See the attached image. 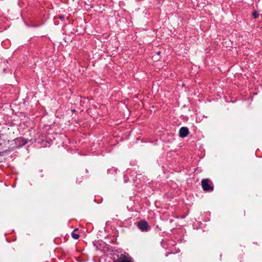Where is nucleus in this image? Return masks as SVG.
Wrapping results in <instances>:
<instances>
[{"label":"nucleus","instance_id":"nucleus-1","mask_svg":"<svg viewBox=\"0 0 262 262\" xmlns=\"http://www.w3.org/2000/svg\"><path fill=\"white\" fill-rule=\"evenodd\" d=\"M211 181L208 179H203L201 181L202 187L203 190L205 191H212L213 190V187L211 186L210 183Z\"/></svg>","mask_w":262,"mask_h":262},{"label":"nucleus","instance_id":"nucleus-2","mask_svg":"<svg viewBox=\"0 0 262 262\" xmlns=\"http://www.w3.org/2000/svg\"><path fill=\"white\" fill-rule=\"evenodd\" d=\"M137 227L142 231H147L149 228L148 223L145 221H141L138 222Z\"/></svg>","mask_w":262,"mask_h":262},{"label":"nucleus","instance_id":"nucleus-3","mask_svg":"<svg viewBox=\"0 0 262 262\" xmlns=\"http://www.w3.org/2000/svg\"><path fill=\"white\" fill-rule=\"evenodd\" d=\"M189 134V130L188 128L185 127H182L180 129L179 136L181 138H184L186 137Z\"/></svg>","mask_w":262,"mask_h":262},{"label":"nucleus","instance_id":"nucleus-4","mask_svg":"<svg viewBox=\"0 0 262 262\" xmlns=\"http://www.w3.org/2000/svg\"><path fill=\"white\" fill-rule=\"evenodd\" d=\"M114 262H133L132 258L130 257L125 256L124 255H121L120 257L116 261Z\"/></svg>","mask_w":262,"mask_h":262},{"label":"nucleus","instance_id":"nucleus-5","mask_svg":"<svg viewBox=\"0 0 262 262\" xmlns=\"http://www.w3.org/2000/svg\"><path fill=\"white\" fill-rule=\"evenodd\" d=\"M77 230V229H75L71 234L72 237L75 239H77L79 237V235L75 232Z\"/></svg>","mask_w":262,"mask_h":262},{"label":"nucleus","instance_id":"nucleus-6","mask_svg":"<svg viewBox=\"0 0 262 262\" xmlns=\"http://www.w3.org/2000/svg\"><path fill=\"white\" fill-rule=\"evenodd\" d=\"M254 18H256L258 16V13L256 12H254L252 14Z\"/></svg>","mask_w":262,"mask_h":262},{"label":"nucleus","instance_id":"nucleus-7","mask_svg":"<svg viewBox=\"0 0 262 262\" xmlns=\"http://www.w3.org/2000/svg\"><path fill=\"white\" fill-rule=\"evenodd\" d=\"M61 19H62L63 18V16H60L59 17Z\"/></svg>","mask_w":262,"mask_h":262}]
</instances>
